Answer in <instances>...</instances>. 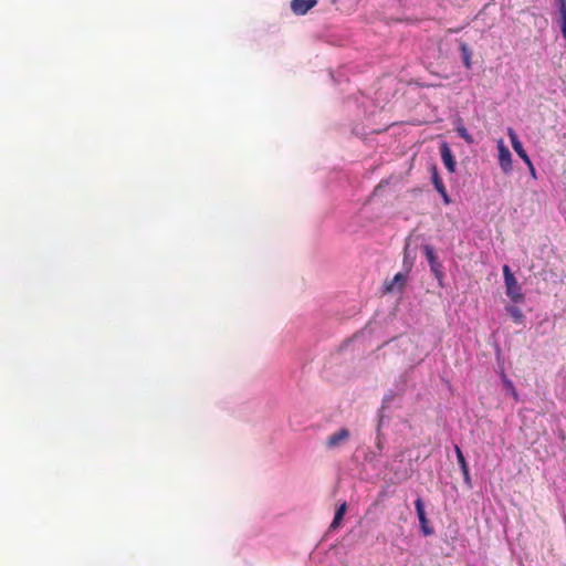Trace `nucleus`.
Segmentation results:
<instances>
[{
    "label": "nucleus",
    "instance_id": "obj_19",
    "mask_svg": "<svg viewBox=\"0 0 566 566\" xmlns=\"http://www.w3.org/2000/svg\"><path fill=\"white\" fill-rule=\"evenodd\" d=\"M436 190H437L441 196H443V195L447 192V189H446L444 185L439 186V187H436Z\"/></svg>",
    "mask_w": 566,
    "mask_h": 566
},
{
    "label": "nucleus",
    "instance_id": "obj_4",
    "mask_svg": "<svg viewBox=\"0 0 566 566\" xmlns=\"http://www.w3.org/2000/svg\"><path fill=\"white\" fill-rule=\"evenodd\" d=\"M415 507H416V511H417V515H418V518H419V522H420V526H421V531L422 533L428 536V535H431L433 533V530L432 527H430L428 524H429V521L426 516V511H424V505H423V502L420 497H418L416 501H415Z\"/></svg>",
    "mask_w": 566,
    "mask_h": 566
},
{
    "label": "nucleus",
    "instance_id": "obj_9",
    "mask_svg": "<svg viewBox=\"0 0 566 566\" xmlns=\"http://www.w3.org/2000/svg\"><path fill=\"white\" fill-rule=\"evenodd\" d=\"M424 254L430 264L431 271L434 273L439 272L440 264L437 261L436 253L430 245H424Z\"/></svg>",
    "mask_w": 566,
    "mask_h": 566
},
{
    "label": "nucleus",
    "instance_id": "obj_21",
    "mask_svg": "<svg viewBox=\"0 0 566 566\" xmlns=\"http://www.w3.org/2000/svg\"><path fill=\"white\" fill-rule=\"evenodd\" d=\"M530 169V174H532L533 176H535V168L534 166L532 165V168H528Z\"/></svg>",
    "mask_w": 566,
    "mask_h": 566
},
{
    "label": "nucleus",
    "instance_id": "obj_7",
    "mask_svg": "<svg viewBox=\"0 0 566 566\" xmlns=\"http://www.w3.org/2000/svg\"><path fill=\"white\" fill-rule=\"evenodd\" d=\"M454 451H455V455H457V460H458V463L460 465V469H461V472H462V475H463V480H464V483L471 488L472 486V480H471V475H470V470H469V467H468V463L465 461V458L460 449L459 446H454Z\"/></svg>",
    "mask_w": 566,
    "mask_h": 566
},
{
    "label": "nucleus",
    "instance_id": "obj_13",
    "mask_svg": "<svg viewBox=\"0 0 566 566\" xmlns=\"http://www.w3.org/2000/svg\"><path fill=\"white\" fill-rule=\"evenodd\" d=\"M505 308L506 312L513 317L515 323L521 324L523 322L524 315L518 307L509 305Z\"/></svg>",
    "mask_w": 566,
    "mask_h": 566
},
{
    "label": "nucleus",
    "instance_id": "obj_15",
    "mask_svg": "<svg viewBox=\"0 0 566 566\" xmlns=\"http://www.w3.org/2000/svg\"><path fill=\"white\" fill-rule=\"evenodd\" d=\"M430 174H431V180H432L434 188L443 185V181L440 178V175H439V171H438V168L436 165H432L430 167Z\"/></svg>",
    "mask_w": 566,
    "mask_h": 566
},
{
    "label": "nucleus",
    "instance_id": "obj_14",
    "mask_svg": "<svg viewBox=\"0 0 566 566\" xmlns=\"http://www.w3.org/2000/svg\"><path fill=\"white\" fill-rule=\"evenodd\" d=\"M517 156L527 165L528 168H532V160L530 159L527 153L523 148V145H517L513 148Z\"/></svg>",
    "mask_w": 566,
    "mask_h": 566
},
{
    "label": "nucleus",
    "instance_id": "obj_18",
    "mask_svg": "<svg viewBox=\"0 0 566 566\" xmlns=\"http://www.w3.org/2000/svg\"><path fill=\"white\" fill-rule=\"evenodd\" d=\"M504 384H505V387L511 391L513 397L517 400V392L515 390L513 382L509 379H505Z\"/></svg>",
    "mask_w": 566,
    "mask_h": 566
},
{
    "label": "nucleus",
    "instance_id": "obj_1",
    "mask_svg": "<svg viewBox=\"0 0 566 566\" xmlns=\"http://www.w3.org/2000/svg\"><path fill=\"white\" fill-rule=\"evenodd\" d=\"M502 270L506 289V295L514 303H523L525 296L522 292L521 285L518 284L516 277L512 273L510 266L507 264H504Z\"/></svg>",
    "mask_w": 566,
    "mask_h": 566
},
{
    "label": "nucleus",
    "instance_id": "obj_12",
    "mask_svg": "<svg viewBox=\"0 0 566 566\" xmlns=\"http://www.w3.org/2000/svg\"><path fill=\"white\" fill-rule=\"evenodd\" d=\"M346 510H347L346 502L342 503L337 507V510L335 512V515H334V520H333V522L331 524V528L336 530L339 526V524H340V522H342V520H343V517H344V515L346 513Z\"/></svg>",
    "mask_w": 566,
    "mask_h": 566
},
{
    "label": "nucleus",
    "instance_id": "obj_11",
    "mask_svg": "<svg viewBox=\"0 0 566 566\" xmlns=\"http://www.w3.org/2000/svg\"><path fill=\"white\" fill-rule=\"evenodd\" d=\"M460 51H461L462 61H463L464 66L468 70L471 69V66H472V62H471L472 52H471L469 45L465 42H461L460 43Z\"/></svg>",
    "mask_w": 566,
    "mask_h": 566
},
{
    "label": "nucleus",
    "instance_id": "obj_16",
    "mask_svg": "<svg viewBox=\"0 0 566 566\" xmlns=\"http://www.w3.org/2000/svg\"><path fill=\"white\" fill-rule=\"evenodd\" d=\"M457 133L460 137H462L468 144H473V137L468 133L467 128L463 125L457 127Z\"/></svg>",
    "mask_w": 566,
    "mask_h": 566
},
{
    "label": "nucleus",
    "instance_id": "obj_3",
    "mask_svg": "<svg viewBox=\"0 0 566 566\" xmlns=\"http://www.w3.org/2000/svg\"><path fill=\"white\" fill-rule=\"evenodd\" d=\"M350 437V432L346 428L339 429L337 432L331 434L326 439V448L327 449H335L339 447L342 443L346 442Z\"/></svg>",
    "mask_w": 566,
    "mask_h": 566
},
{
    "label": "nucleus",
    "instance_id": "obj_17",
    "mask_svg": "<svg viewBox=\"0 0 566 566\" xmlns=\"http://www.w3.org/2000/svg\"><path fill=\"white\" fill-rule=\"evenodd\" d=\"M507 135L510 137V140H511V144H512V147H516L517 145H521V140L518 139V136L517 134L515 133V130L513 128H507Z\"/></svg>",
    "mask_w": 566,
    "mask_h": 566
},
{
    "label": "nucleus",
    "instance_id": "obj_2",
    "mask_svg": "<svg viewBox=\"0 0 566 566\" xmlns=\"http://www.w3.org/2000/svg\"><path fill=\"white\" fill-rule=\"evenodd\" d=\"M497 150H499V165L504 174H510L512 171V155L509 148L504 145V142L500 139L497 142Z\"/></svg>",
    "mask_w": 566,
    "mask_h": 566
},
{
    "label": "nucleus",
    "instance_id": "obj_6",
    "mask_svg": "<svg viewBox=\"0 0 566 566\" xmlns=\"http://www.w3.org/2000/svg\"><path fill=\"white\" fill-rule=\"evenodd\" d=\"M316 4L317 0H292L291 10L296 15H304Z\"/></svg>",
    "mask_w": 566,
    "mask_h": 566
},
{
    "label": "nucleus",
    "instance_id": "obj_8",
    "mask_svg": "<svg viewBox=\"0 0 566 566\" xmlns=\"http://www.w3.org/2000/svg\"><path fill=\"white\" fill-rule=\"evenodd\" d=\"M407 281V274L397 273L391 281L385 283V292L392 293L395 291H402Z\"/></svg>",
    "mask_w": 566,
    "mask_h": 566
},
{
    "label": "nucleus",
    "instance_id": "obj_10",
    "mask_svg": "<svg viewBox=\"0 0 566 566\" xmlns=\"http://www.w3.org/2000/svg\"><path fill=\"white\" fill-rule=\"evenodd\" d=\"M560 15V29L564 39L566 40V0H556Z\"/></svg>",
    "mask_w": 566,
    "mask_h": 566
},
{
    "label": "nucleus",
    "instance_id": "obj_20",
    "mask_svg": "<svg viewBox=\"0 0 566 566\" xmlns=\"http://www.w3.org/2000/svg\"><path fill=\"white\" fill-rule=\"evenodd\" d=\"M441 197H442L443 202H444L446 205H449V203L451 202V200H450V197H449L448 192H446V193H444L443 196H441Z\"/></svg>",
    "mask_w": 566,
    "mask_h": 566
},
{
    "label": "nucleus",
    "instance_id": "obj_5",
    "mask_svg": "<svg viewBox=\"0 0 566 566\" xmlns=\"http://www.w3.org/2000/svg\"><path fill=\"white\" fill-rule=\"evenodd\" d=\"M440 154H441V159L447 168V170L451 174H453L455 171V159H454V156L451 151V148L449 147V145L447 143H442L440 145Z\"/></svg>",
    "mask_w": 566,
    "mask_h": 566
}]
</instances>
